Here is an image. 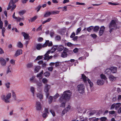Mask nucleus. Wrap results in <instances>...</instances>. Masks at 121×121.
<instances>
[{"mask_svg":"<svg viewBox=\"0 0 121 121\" xmlns=\"http://www.w3.org/2000/svg\"><path fill=\"white\" fill-rule=\"evenodd\" d=\"M10 62L13 65L15 64V60H14L12 59L10 60Z\"/></svg>","mask_w":121,"mask_h":121,"instance_id":"0e129e2a","label":"nucleus"},{"mask_svg":"<svg viewBox=\"0 0 121 121\" xmlns=\"http://www.w3.org/2000/svg\"><path fill=\"white\" fill-rule=\"evenodd\" d=\"M50 88V85L47 84H45L44 89V91L45 92H48Z\"/></svg>","mask_w":121,"mask_h":121,"instance_id":"9b49d317","label":"nucleus"},{"mask_svg":"<svg viewBox=\"0 0 121 121\" xmlns=\"http://www.w3.org/2000/svg\"><path fill=\"white\" fill-rule=\"evenodd\" d=\"M55 39L56 40H60L61 39V37L60 36L57 35L55 37Z\"/></svg>","mask_w":121,"mask_h":121,"instance_id":"09e8293b","label":"nucleus"},{"mask_svg":"<svg viewBox=\"0 0 121 121\" xmlns=\"http://www.w3.org/2000/svg\"><path fill=\"white\" fill-rule=\"evenodd\" d=\"M69 51L67 48H65L63 52L61 54V57L63 58L66 57L67 56V53L69 52Z\"/></svg>","mask_w":121,"mask_h":121,"instance_id":"0eeeda50","label":"nucleus"},{"mask_svg":"<svg viewBox=\"0 0 121 121\" xmlns=\"http://www.w3.org/2000/svg\"><path fill=\"white\" fill-rule=\"evenodd\" d=\"M30 81V82H38V80L35 78V76H33L29 79Z\"/></svg>","mask_w":121,"mask_h":121,"instance_id":"9d476101","label":"nucleus"},{"mask_svg":"<svg viewBox=\"0 0 121 121\" xmlns=\"http://www.w3.org/2000/svg\"><path fill=\"white\" fill-rule=\"evenodd\" d=\"M109 28L110 29V33L114 29L117 28V25L114 20H112L111 21L110 24Z\"/></svg>","mask_w":121,"mask_h":121,"instance_id":"20e7f679","label":"nucleus"},{"mask_svg":"<svg viewBox=\"0 0 121 121\" xmlns=\"http://www.w3.org/2000/svg\"><path fill=\"white\" fill-rule=\"evenodd\" d=\"M22 35L24 37L25 39H27L29 37V35L25 32H23L22 33Z\"/></svg>","mask_w":121,"mask_h":121,"instance_id":"dca6fc26","label":"nucleus"},{"mask_svg":"<svg viewBox=\"0 0 121 121\" xmlns=\"http://www.w3.org/2000/svg\"><path fill=\"white\" fill-rule=\"evenodd\" d=\"M37 97L39 98L40 99H42L43 98V95L41 94L38 93L37 94Z\"/></svg>","mask_w":121,"mask_h":121,"instance_id":"7c9ffc66","label":"nucleus"},{"mask_svg":"<svg viewBox=\"0 0 121 121\" xmlns=\"http://www.w3.org/2000/svg\"><path fill=\"white\" fill-rule=\"evenodd\" d=\"M12 71V67L10 65H9L7 67L6 71L7 73L11 72Z\"/></svg>","mask_w":121,"mask_h":121,"instance_id":"4468645a","label":"nucleus"},{"mask_svg":"<svg viewBox=\"0 0 121 121\" xmlns=\"http://www.w3.org/2000/svg\"><path fill=\"white\" fill-rule=\"evenodd\" d=\"M48 81L45 78H43L42 79V82L44 83H46L48 82Z\"/></svg>","mask_w":121,"mask_h":121,"instance_id":"49530a36","label":"nucleus"},{"mask_svg":"<svg viewBox=\"0 0 121 121\" xmlns=\"http://www.w3.org/2000/svg\"><path fill=\"white\" fill-rule=\"evenodd\" d=\"M109 4H111L113 5H117L119 4V3H113L111 2H109L108 3Z\"/></svg>","mask_w":121,"mask_h":121,"instance_id":"13d9d810","label":"nucleus"},{"mask_svg":"<svg viewBox=\"0 0 121 121\" xmlns=\"http://www.w3.org/2000/svg\"><path fill=\"white\" fill-rule=\"evenodd\" d=\"M26 12V11L25 10H23L20 11L18 12V13L20 15H23Z\"/></svg>","mask_w":121,"mask_h":121,"instance_id":"bb28decb","label":"nucleus"},{"mask_svg":"<svg viewBox=\"0 0 121 121\" xmlns=\"http://www.w3.org/2000/svg\"><path fill=\"white\" fill-rule=\"evenodd\" d=\"M121 105V104L119 103H117L115 104V109L116 110H117Z\"/></svg>","mask_w":121,"mask_h":121,"instance_id":"2f4dec72","label":"nucleus"},{"mask_svg":"<svg viewBox=\"0 0 121 121\" xmlns=\"http://www.w3.org/2000/svg\"><path fill=\"white\" fill-rule=\"evenodd\" d=\"M76 4L77 5H85L84 3H80L78 2H76Z\"/></svg>","mask_w":121,"mask_h":121,"instance_id":"4d7b16f0","label":"nucleus"},{"mask_svg":"<svg viewBox=\"0 0 121 121\" xmlns=\"http://www.w3.org/2000/svg\"><path fill=\"white\" fill-rule=\"evenodd\" d=\"M36 107L37 110H40L42 108L41 103L39 101H37L36 103Z\"/></svg>","mask_w":121,"mask_h":121,"instance_id":"6e6552de","label":"nucleus"},{"mask_svg":"<svg viewBox=\"0 0 121 121\" xmlns=\"http://www.w3.org/2000/svg\"><path fill=\"white\" fill-rule=\"evenodd\" d=\"M91 36L94 38H95L97 37V35L95 34H91Z\"/></svg>","mask_w":121,"mask_h":121,"instance_id":"e2e57ef3","label":"nucleus"},{"mask_svg":"<svg viewBox=\"0 0 121 121\" xmlns=\"http://www.w3.org/2000/svg\"><path fill=\"white\" fill-rule=\"evenodd\" d=\"M115 107V103L113 104L110 107L111 109H113Z\"/></svg>","mask_w":121,"mask_h":121,"instance_id":"603ef678","label":"nucleus"},{"mask_svg":"<svg viewBox=\"0 0 121 121\" xmlns=\"http://www.w3.org/2000/svg\"><path fill=\"white\" fill-rule=\"evenodd\" d=\"M70 107V106L69 105H68V107L67 108V110H66L65 109H64L62 112V115H64L65 113H66L68 111L69 109V108Z\"/></svg>","mask_w":121,"mask_h":121,"instance_id":"b1692460","label":"nucleus"},{"mask_svg":"<svg viewBox=\"0 0 121 121\" xmlns=\"http://www.w3.org/2000/svg\"><path fill=\"white\" fill-rule=\"evenodd\" d=\"M111 72L113 73H115L117 72V68L115 67H112L110 68Z\"/></svg>","mask_w":121,"mask_h":121,"instance_id":"f3484780","label":"nucleus"},{"mask_svg":"<svg viewBox=\"0 0 121 121\" xmlns=\"http://www.w3.org/2000/svg\"><path fill=\"white\" fill-rule=\"evenodd\" d=\"M100 77L102 79L106 80L107 79V78L103 74H101L100 75Z\"/></svg>","mask_w":121,"mask_h":121,"instance_id":"473e14b6","label":"nucleus"},{"mask_svg":"<svg viewBox=\"0 0 121 121\" xmlns=\"http://www.w3.org/2000/svg\"><path fill=\"white\" fill-rule=\"evenodd\" d=\"M44 75L46 77H48L50 75V73L48 72H46L44 73Z\"/></svg>","mask_w":121,"mask_h":121,"instance_id":"f704fd0d","label":"nucleus"},{"mask_svg":"<svg viewBox=\"0 0 121 121\" xmlns=\"http://www.w3.org/2000/svg\"><path fill=\"white\" fill-rule=\"evenodd\" d=\"M17 46L20 48H22L23 47V45L21 42H19L17 43Z\"/></svg>","mask_w":121,"mask_h":121,"instance_id":"cd10ccee","label":"nucleus"},{"mask_svg":"<svg viewBox=\"0 0 121 121\" xmlns=\"http://www.w3.org/2000/svg\"><path fill=\"white\" fill-rule=\"evenodd\" d=\"M18 0H10L7 9L9 10L11 8V11H12L16 8V5L15 3L18 1Z\"/></svg>","mask_w":121,"mask_h":121,"instance_id":"f03ea898","label":"nucleus"},{"mask_svg":"<svg viewBox=\"0 0 121 121\" xmlns=\"http://www.w3.org/2000/svg\"><path fill=\"white\" fill-rule=\"evenodd\" d=\"M51 18H48L47 20L43 21V22H42V24H43L44 23H45L47 22H49L51 21Z\"/></svg>","mask_w":121,"mask_h":121,"instance_id":"c9c22d12","label":"nucleus"},{"mask_svg":"<svg viewBox=\"0 0 121 121\" xmlns=\"http://www.w3.org/2000/svg\"><path fill=\"white\" fill-rule=\"evenodd\" d=\"M22 50L21 49H19L17 51L14 55V56L17 57L22 53Z\"/></svg>","mask_w":121,"mask_h":121,"instance_id":"f8f14e48","label":"nucleus"},{"mask_svg":"<svg viewBox=\"0 0 121 121\" xmlns=\"http://www.w3.org/2000/svg\"><path fill=\"white\" fill-rule=\"evenodd\" d=\"M105 29V27L104 26H101L100 28V30L102 31L103 32H104V30Z\"/></svg>","mask_w":121,"mask_h":121,"instance_id":"5fc2aeb1","label":"nucleus"},{"mask_svg":"<svg viewBox=\"0 0 121 121\" xmlns=\"http://www.w3.org/2000/svg\"><path fill=\"white\" fill-rule=\"evenodd\" d=\"M71 95V93L70 91L64 92L59 99V102L61 103L60 105L61 107H65L66 100L69 99Z\"/></svg>","mask_w":121,"mask_h":121,"instance_id":"f257e3e1","label":"nucleus"},{"mask_svg":"<svg viewBox=\"0 0 121 121\" xmlns=\"http://www.w3.org/2000/svg\"><path fill=\"white\" fill-rule=\"evenodd\" d=\"M116 77H115L112 75H110L109 78L110 80L111 81H115L116 79Z\"/></svg>","mask_w":121,"mask_h":121,"instance_id":"ddd939ff","label":"nucleus"},{"mask_svg":"<svg viewBox=\"0 0 121 121\" xmlns=\"http://www.w3.org/2000/svg\"><path fill=\"white\" fill-rule=\"evenodd\" d=\"M78 111V112L80 113H82L83 112V110L84 109L83 108H77Z\"/></svg>","mask_w":121,"mask_h":121,"instance_id":"58836bf2","label":"nucleus"},{"mask_svg":"<svg viewBox=\"0 0 121 121\" xmlns=\"http://www.w3.org/2000/svg\"><path fill=\"white\" fill-rule=\"evenodd\" d=\"M0 62L2 66H5L6 65V62L5 60L2 57H0Z\"/></svg>","mask_w":121,"mask_h":121,"instance_id":"1a4fd4ad","label":"nucleus"},{"mask_svg":"<svg viewBox=\"0 0 121 121\" xmlns=\"http://www.w3.org/2000/svg\"><path fill=\"white\" fill-rule=\"evenodd\" d=\"M104 81L103 80H98L97 81V84L99 85H102L103 84Z\"/></svg>","mask_w":121,"mask_h":121,"instance_id":"a211bd4d","label":"nucleus"},{"mask_svg":"<svg viewBox=\"0 0 121 121\" xmlns=\"http://www.w3.org/2000/svg\"><path fill=\"white\" fill-rule=\"evenodd\" d=\"M42 25L40 26L36 29L37 31H39L40 30H42Z\"/></svg>","mask_w":121,"mask_h":121,"instance_id":"8fccbe9b","label":"nucleus"},{"mask_svg":"<svg viewBox=\"0 0 121 121\" xmlns=\"http://www.w3.org/2000/svg\"><path fill=\"white\" fill-rule=\"evenodd\" d=\"M77 89L79 92L81 93H83L84 92L85 86L83 84L78 85L77 87Z\"/></svg>","mask_w":121,"mask_h":121,"instance_id":"423d86ee","label":"nucleus"},{"mask_svg":"<svg viewBox=\"0 0 121 121\" xmlns=\"http://www.w3.org/2000/svg\"><path fill=\"white\" fill-rule=\"evenodd\" d=\"M33 65L31 63L28 64L27 65V66L28 68H30L32 67Z\"/></svg>","mask_w":121,"mask_h":121,"instance_id":"774afa93","label":"nucleus"},{"mask_svg":"<svg viewBox=\"0 0 121 121\" xmlns=\"http://www.w3.org/2000/svg\"><path fill=\"white\" fill-rule=\"evenodd\" d=\"M93 28V26H90L87 28V30L88 32H90Z\"/></svg>","mask_w":121,"mask_h":121,"instance_id":"37998d69","label":"nucleus"},{"mask_svg":"<svg viewBox=\"0 0 121 121\" xmlns=\"http://www.w3.org/2000/svg\"><path fill=\"white\" fill-rule=\"evenodd\" d=\"M50 52V51H48L47 53L45 54L44 55V59L45 60H49V58H48V57L49 56V55H48L49 54Z\"/></svg>","mask_w":121,"mask_h":121,"instance_id":"2eb2a0df","label":"nucleus"},{"mask_svg":"<svg viewBox=\"0 0 121 121\" xmlns=\"http://www.w3.org/2000/svg\"><path fill=\"white\" fill-rule=\"evenodd\" d=\"M11 97V94L10 93H8L6 95L3 94L1 96L2 100L6 103L10 102V99Z\"/></svg>","mask_w":121,"mask_h":121,"instance_id":"7ed1b4c3","label":"nucleus"},{"mask_svg":"<svg viewBox=\"0 0 121 121\" xmlns=\"http://www.w3.org/2000/svg\"><path fill=\"white\" fill-rule=\"evenodd\" d=\"M75 36V34L74 32H73L70 36V38H73Z\"/></svg>","mask_w":121,"mask_h":121,"instance_id":"680f3d73","label":"nucleus"},{"mask_svg":"<svg viewBox=\"0 0 121 121\" xmlns=\"http://www.w3.org/2000/svg\"><path fill=\"white\" fill-rule=\"evenodd\" d=\"M36 83L37 85L38 86H41L42 85V83L41 82H39L38 80V82H35Z\"/></svg>","mask_w":121,"mask_h":121,"instance_id":"3c124183","label":"nucleus"},{"mask_svg":"<svg viewBox=\"0 0 121 121\" xmlns=\"http://www.w3.org/2000/svg\"><path fill=\"white\" fill-rule=\"evenodd\" d=\"M95 111H93L89 113V115L90 116L93 115L95 114Z\"/></svg>","mask_w":121,"mask_h":121,"instance_id":"6e6d98bb","label":"nucleus"},{"mask_svg":"<svg viewBox=\"0 0 121 121\" xmlns=\"http://www.w3.org/2000/svg\"><path fill=\"white\" fill-rule=\"evenodd\" d=\"M10 83L9 82H7L5 83V85L6 87L8 88L10 87Z\"/></svg>","mask_w":121,"mask_h":121,"instance_id":"a18cd8bd","label":"nucleus"},{"mask_svg":"<svg viewBox=\"0 0 121 121\" xmlns=\"http://www.w3.org/2000/svg\"><path fill=\"white\" fill-rule=\"evenodd\" d=\"M49 42V40H47L46 41L45 43L43 44H38L36 46V48L38 50H40L42 48H44L47 46L48 43Z\"/></svg>","mask_w":121,"mask_h":121,"instance_id":"39448f33","label":"nucleus"},{"mask_svg":"<svg viewBox=\"0 0 121 121\" xmlns=\"http://www.w3.org/2000/svg\"><path fill=\"white\" fill-rule=\"evenodd\" d=\"M51 14H58L59 13V11H54L51 12Z\"/></svg>","mask_w":121,"mask_h":121,"instance_id":"a19ab883","label":"nucleus"},{"mask_svg":"<svg viewBox=\"0 0 121 121\" xmlns=\"http://www.w3.org/2000/svg\"><path fill=\"white\" fill-rule=\"evenodd\" d=\"M64 48V47L62 45H60L57 48V50L59 51H62Z\"/></svg>","mask_w":121,"mask_h":121,"instance_id":"c85d7f7f","label":"nucleus"},{"mask_svg":"<svg viewBox=\"0 0 121 121\" xmlns=\"http://www.w3.org/2000/svg\"><path fill=\"white\" fill-rule=\"evenodd\" d=\"M12 95L13 97L14 98H16V94L15 92L13 90H12Z\"/></svg>","mask_w":121,"mask_h":121,"instance_id":"de8ad7c7","label":"nucleus"},{"mask_svg":"<svg viewBox=\"0 0 121 121\" xmlns=\"http://www.w3.org/2000/svg\"><path fill=\"white\" fill-rule=\"evenodd\" d=\"M43 73V70H42L41 72L39 73L36 76V77L37 78H39V79H41V77Z\"/></svg>","mask_w":121,"mask_h":121,"instance_id":"412c9836","label":"nucleus"},{"mask_svg":"<svg viewBox=\"0 0 121 121\" xmlns=\"http://www.w3.org/2000/svg\"><path fill=\"white\" fill-rule=\"evenodd\" d=\"M53 98L52 96H50L49 98L48 102L49 104H51Z\"/></svg>","mask_w":121,"mask_h":121,"instance_id":"ea45409f","label":"nucleus"},{"mask_svg":"<svg viewBox=\"0 0 121 121\" xmlns=\"http://www.w3.org/2000/svg\"><path fill=\"white\" fill-rule=\"evenodd\" d=\"M43 56H39L36 59V60H39L42 59L43 58Z\"/></svg>","mask_w":121,"mask_h":121,"instance_id":"864d4df0","label":"nucleus"},{"mask_svg":"<svg viewBox=\"0 0 121 121\" xmlns=\"http://www.w3.org/2000/svg\"><path fill=\"white\" fill-rule=\"evenodd\" d=\"M30 90L31 92L33 94V96H34V94L35 91V88L34 87L31 86L30 87Z\"/></svg>","mask_w":121,"mask_h":121,"instance_id":"a878e982","label":"nucleus"},{"mask_svg":"<svg viewBox=\"0 0 121 121\" xmlns=\"http://www.w3.org/2000/svg\"><path fill=\"white\" fill-rule=\"evenodd\" d=\"M51 14V12L48 11L45 13L44 15V17H47L49 16Z\"/></svg>","mask_w":121,"mask_h":121,"instance_id":"4be33fe9","label":"nucleus"},{"mask_svg":"<svg viewBox=\"0 0 121 121\" xmlns=\"http://www.w3.org/2000/svg\"><path fill=\"white\" fill-rule=\"evenodd\" d=\"M111 72L110 69H108L105 71V73L106 74L108 75L110 74Z\"/></svg>","mask_w":121,"mask_h":121,"instance_id":"393cba45","label":"nucleus"},{"mask_svg":"<svg viewBox=\"0 0 121 121\" xmlns=\"http://www.w3.org/2000/svg\"><path fill=\"white\" fill-rule=\"evenodd\" d=\"M50 112L53 116H55V113L53 110H51L50 111Z\"/></svg>","mask_w":121,"mask_h":121,"instance_id":"69168bd1","label":"nucleus"},{"mask_svg":"<svg viewBox=\"0 0 121 121\" xmlns=\"http://www.w3.org/2000/svg\"><path fill=\"white\" fill-rule=\"evenodd\" d=\"M82 78L83 81L85 82L86 81L87 78L88 79L85 75L84 74H82Z\"/></svg>","mask_w":121,"mask_h":121,"instance_id":"5701e85b","label":"nucleus"},{"mask_svg":"<svg viewBox=\"0 0 121 121\" xmlns=\"http://www.w3.org/2000/svg\"><path fill=\"white\" fill-rule=\"evenodd\" d=\"M88 82L90 86L91 87H92L93 86V84L92 82H91L89 79H87Z\"/></svg>","mask_w":121,"mask_h":121,"instance_id":"e433bc0d","label":"nucleus"},{"mask_svg":"<svg viewBox=\"0 0 121 121\" xmlns=\"http://www.w3.org/2000/svg\"><path fill=\"white\" fill-rule=\"evenodd\" d=\"M37 16H35L31 18L30 19V21L31 22H32L34 21L37 19Z\"/></svg>","mask_w":121,"mask_h":121,"instance_id":"72a5a7b5","label":"nucleus"},{"mask_svg":"<svg viewBox=\"0 0 121 121\" xmlns=\"http://www.w3.org/2000/svg\"><path fill=\"white\" fill-rule=\"evenodd\" d=\"M81 27H80L78 28L76 31V35H78V33L81 31Z\"/></svg>","mask_w":121,"mask_h":121,"instance_id":"79ce46f5","label":"nucleus"},{"mask_svg":"<svg viewBox=\"0 0 121 121\" xmlns=\"http://www.w3.org/2000/svg\"><path fill=\"white\" fill-rule=\"evenodd\" d=\"M107 119V118L105 117H102L100 118V120L101 121H105Z\"/></svg>","mask_w":121,"mask_h":121,"instance_id":"c03bdc74","label":"nucleus"},{"mask_svg":"<svg viewBox=\"0 0 121 121\" xmlns=\"http://www.w3.org/2000/svg\"><path fill=\"white\" fill-rule=\"evenodd\" d=\"M67 46L69 47H71L73 46V45L70 43L68 42L67 43Z\"/></svg>","mask_w":121,"mask_h":121,"instance_id":"bf43d9fd","label":"nucleus"},{"mask_svg":"<svg viewBox=\"0 0 121 121\" xmlns=\"http://www.w3.org/2000/svg\"><path fill=\"white\" fill-rule=\"evenodd\" d=\"M4 26L6 27L7 26L8 24V21L7 20H5L4 21Z\"/></svg>","mask_w":121,"mask_h":121,"instance_id":"338daca9","label":"nucleus"},{"mask_svg":"<svg viewBox=\"0 0 121 121\" xmlns=\"http://www.w3.org/2000/svg\"><path fill=\"white\" fill-rule=\"evenodd\" d=\"M24 20V18L23 17L22 18H20L19 17H17V21L20 22L22 21H23Z\"/></svg>","mask_w":121,"mask_h":121,"instance_id":"4c0bfd02","label":"nucleus"},{"mask_svg":"<svg viewBox=\"0 0 121 121\" xmlns=\"http://www.w3.org/2000/svg\"><path fill=\"white\" fill-rule=\"evenodd\" d=\"M57 48V46H53L51 49V50L50 51V52H51L52 53H53L55 51Z\"/></svg>","mask_w":121,"mask_h":121,"instance_id":"aec40b11","label":"nucleus"},{"mask_svg":"<svg viewBox=\"0 0 121 121\" xmlns=\"http://www.w3.org/2000/svg\"><path fill=\"white\" fill-rule=\"evenodd\" d=\"M41 69V67L39 66H35L34 69V72L35 73L38 72Z\"/></svg>","mask_w":121,"mask_h":121,"instance_id":"6ab92c4d","label":"nucleus"},{"mask_svg":"<svg viewBox=\"0 0 121 121\" xmlns=\"http://www.w3.org/2000/svg\"><path fill=\"white\" fill-rule=\"evenodd\" d=\"M99 27L98 26H95L94 28V30L95 32H97L99 29Z\"/></svg>","mask_w":121,"mask_h":121,"instance_id":"c756f323","label":"nucleus"},{"mask_svg":"<svg viewBox=\"0 0 121 121\" xmlns=\"http://www.w3.org/2000/svg\"><path fill=\"white\" fill-rule=\"evenodd\" d=\"M59 96V95L57 93L54 95L53 98L54 99H56L58 98Z\"/></svg>","mask_w":121,"mask_h":121,"instance_id":"052dcab7","label":"nucleus"}]
</instances>
